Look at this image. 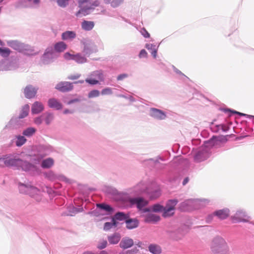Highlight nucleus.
Instances as JSON below:
<instances>
[{"label":"nucleus","instance_id":"1","mask_svg":"<svg viewBox=\"0 0 254 254\" xmlns=\"http://www.w3.org/2000/svg\"><path fill=\"white\" fill-rule=\"evenodd\" d=\"M0 167H6L14 170L29 172L33 174L39 172L35 165L20 158L18 154L13 153L0 156Z\"/></svg>","mask_w":254,"mask_h":254},{"label":"nucleus","instance_id":"2","mask_svg":"<svg viewBox=\"0 0 254 254\" xmlns=\"http://www.w3.org/2000/svg\"><path fill=\"white\" fill-rule=\"evenodd\" d=\"M212 254H229V249L226 241L221 237H214L210 244Z\"/></svg>","mask_w":254,"mask_h":254},{"label":"nucleus","instance_id":"3","mask_svg":"<svg viewBox=\"0 0 254 254\" xmlns=\"http://www.w3.org/2000/svg\"><path fill=\"white\" fill-rule=\"evenodd\" d=\"M100 4L98 0H79L78 5L80 9L75 13L77 17H81L89 14L96 7Z\"/></svg>","mask_w":254,"mask_h":254},{"label":"nucleus","instance_id":"4","mask_svg":"<svg viewBox=\"0 0 254 254\" xmlns=\"http://www.w3.org/2000/svg\"><path fill=\"white\" fill-rule=\"evenodd\" d=\"M209 201L206 199H188L180 204L179 209L183 211H190L204 206Z\"/></svg>","mask_w":254,"mask_h":254},{"label":"nucleus","instance_id":"5","mask_svg":"<svg viewBox=\"0 0 254 254\" xmlns=\"http://www.w3.org/2000/svg\"><path fill=\"white\" fill-rule=\"evenodd\" d=\"M216 137H213L211 139L206 141L204 146L202 147L196 153L194 157L195 162H199L207 159L210 155V147L215 145Z\"/></svg>","mask_w":254,"mask_h":254},{"label":"nucleus","instance_id":"6","mask_svg":"<svg viewBox=\"0 0 254 254\" xmlns=\"http://www.w3.org/2000/svg\"><path fill=\"white\" fill-rule=\"evenodd\" d=\"M19 189L21 193L28 194L37 201H40L42 199V195L41 191L35 187L20 184L19 185Z\"/></svg>","mask_w":254,"mask_h":254},{"label":"nucleus","instance_id":"7","mask_svg":"<svg viewBox=\"0 0 254 254\" xmlns=\"http://www.w3.org/2000/svg\"><path fill=\"white\" fill-rule=\"evenodd\" d=\"M7 45L20 53L25 55H32L34 50L29 45L21 43L16 40H10L7 42Z\"/></svg>","mask_w":254,"mask_h":254},{"label":"nucleus","instance_id":"8","mask_svg":"<svg viewBox=\"0 0 254 254\" xmlns=\"http://www.w3.org/2000/svg\"><path fill=\"white\" fill-rule=\"evenodd\" d=\"M105 79L103 71L101 70H97L90 72L88 77L85 81L89 84L94 85L99 84L100 82H104Z\"/></svg>","mask_w":254,"mask_h":254},{"label":"nucleus","instance_id":"9","mask_svg":"<svg viewBox=\"0 0 254 254\" xmlns=\"http://www.w3.org/2000/svg\"><path fill=\"white\" fill-rule=\"evenodd\" d=\"M52 151L51 146L47 145H40L34 147L32 154L36 157L35 160H40L45 156L48 155Z\"/></svg>","mask_w":254,"mask_h":254},{"label":"nucleus","instance_id":"10","mask_svg":"<svg viewBox=\"0 0 254 254\" xmlns=\"http://www.w3.org/2000/svg\"><path fill=\"white\" fill-rule=\"evenodd\" d=\"M231 220L233 223L248 222L251 219V217L247 214V212L242 209H239L230 217Z\"/></svg>","mask_w":254,"mask_h":254},{"label":"nucleus","instance_id":"11","mask_svg":"<svg viewBox=\"0 0 254 254\" xmlns=\"http://www.w3.org/2000/svg\"><path fill=\"white\" fill-rule=\"evenodd\" d=\"M178 202L177 199H172L168 200L165 207V210L162 214L164 217H170L175 213V206Z\"/></svg>","mask_w":254,"mask_h":254},{"label":"nucleus","instance_id":"12","mask_svg":"<svg viewBox=\"0 0 254 254\" xmlns=\"http://www.w3.org/2000/svg\"><path fill=\"white\" fill-rule=\"evenodd\" d=\"M83 45V53L85 55L89 56L93 53L97 52V46L91 40L84 39L81 42Z\"/></svg>","mask_w":254,"mask_h":254},{"label":"nucleus","instance_id":"13","mask_svg":"<svg viewBox=\"0 0 254 254\" xmlns=\"http://www.w3.org/2000/svg\"><path fill=\"white\" fill-rule=\"evenodd\" d=\"M56 58V53L52 47L48 48L42 56V61L45 64L52 62Z\"/></svg>","mask_w":254,"mask_h":254},{"label":"nucleus","instance_id":"14","mask_svg":"<svg viewBox=\"0 0 254 254\" xmlns=\"http://www.w3.org/2000/svg\"><path fill=\"white\" fill-rule=\"evenodd\" d=\"M149 115L152 118L157 120H164L167 118V114L165 112L155 108H151L150 109Z\"/></svg>","mask_w":254,"mask_h":254},{"label":"nucleus","instance_id":"15","mask_svg":"<svg viewBox=\"0 0 254 254\" xmlns=\"http://www.w3.org/2000/svg\"><path fill=\"white\" fill-rule=\"evenodd\" d=\"M146 194L151 199H156L161 195V190L157 186L152 184L146 190Z\"/></svg>","mask_w":254,"mask_h":254},{"label":"nucleus","instance_id":"16","mask_svg":"<svg viewBox=\"0 0 254 254\" xmlns=\"http://www.w3.org/2000/svg\"><path fill=\"white\" fill-rule=\"evenodd\" d=\"M129 202L131 205H136V207L139 210H142L148 203V201L142 197L130 198L129 199Z\"/></svg>","mask_w":254,"mask_h":254},{"label":"nucleus","instance_id":"17","mask_svg":"<svg viewBox=\"0 0 254 254\" xmlns=\"http://www.w3.org/2000/svg\"><path fill=\"white\" fill-rule=\"evenodd\" d=\"M64 57L66 60H73L78 64H83L87 62L86 58L80 53L72 55L69 53H66L64 55Z\"/></svg>","mask_w":254,"mask_h":254},{"label":"nucleus","instance_id":"18","mask_svg":"<svg viewBox=\"0 0 254 254\" xmlns=\"http://www.w3.org/2000/svg\"><path fill=\"white\" fill-rule=\"evenodd\" d=\"M56 89L61 92H68L73 88L72 83L67 81H61L56 86Z\"/></svg>","mask_w":254,"mask_h":254},{"label":"nucleus","instance_id":"19","mask_svg":"<svg viewBox=\"0 0 254 254\" xmlns=\"http://www.w3.org/2000/svg\"><path fill=\"white\" fill-rule=\"evenodd\" d=\"M38 88L32 85H27L24 89V93L26 98L31 99L34 97Z\"/></svg>","mask_w":254,"mask_h":254},{"label":"nucleus","instance_id":"20","mask_svg":"<svg viewBox=\"0 0 254 254\" xmlns=\"http://www.w3.org/2000/svg\"><path fill=\"white\" fill-rule=\"evenodd\" d=\"M149 188L146 183L141 182L136 185L133 188V191L136 195H138L143 193L146 194V190Z\"/></svg>","mask_w":254,"mask_h":254},{"label":"nucleus","instance_id":"21","mask_svg":"<svg viewBox=\"0 0 254 254\" xmlns=\"http://www.w3.org/2000/svg\"><path fill=\"white\" fill-rule=\"evenodd\" d=\"M143 217L144 218V222L148 223H155L160 219L159 216L153 213H148L144 215Z\"/></svg>","mask_w":254,"mask_h":254},{"label":"nucleus","instance_id":"22","mask_svg":"<svg viewBox=\"0 0 254 254\" xmlns=\"http://www.w3.org/2000/svg\"><path fill=\"white\" fill-rule=\"evenodd\" d=\"M230 214V210L225 208L214 211V215L219 219L223 220L226 219Z\"/></svg>","mask_w":254,"mask_h":254},{"label":"nucleus","instance_id":"23","mask_svg":"<svg viewBox=\"0 0 254 254\" xmlns=\"http://www.w3.org/2000/svg\"><path fill=\"white\" fill-rule=\"evenodd\" d=\"M44 107L41 102L36 101L32 105L31 112L32 114H38L44 110Z\"/></svg>","mask_w":254,"mask_h":254},{"label":"nucleus","instance_id":"24","mask_svg":"<svg viewBox=\"0 0 254 254\" xmlns=\"http://www.w3.org/2000/svg\"><path fill=\"white\" fill-rule=\"evenodd\" d=\"M126 228L127 229L131 230L135 229L139 226V221L136 218H128L126 221Z\"/></svg>","mask_w":254,"mask_h":254},{"label":"nucleus","instance_id":"25","mask_svg":"<svg viewBox=\"0 0 254 254\" xmlns=\"http://www.w3.org/2000/svg\"><path fill=\"white\" fill-rule=\"evenodd\" d=\"M133 245V241L129 237H125L122 239L120 243V247L124 249H128L132 247Z\"/></svg>","mask_w":254,"mask_h":254},{"label":"nucleus","instance_id":"26","mask_svg":"<svg viewBox=\"0 0 254 254\" xmlns=\"http://www.w3.org/2000/svg\"><path fill=\"white\" fill-rule=\"evenodd\" d=\"M50 108L55 109L57 110L61 109L63 107L62 103L55 98H51L48 102Z\"/></svg>","mask_w":254,"mask_h":254},{"label":"nucleus","instance_id":"27","mask_svg":"<svg viewBox=\"0 0 254 254\" xmlns=\"http://www.w3.org/2000/svg\"><path fill=\"white\" fill-rule=\"evenodd\" d=\"M129 217V215L123 212H117L112 218V221H126Z\"/></svg>","mask_w":254,"mask_h":254},{"label":"nucleus","instance_id":"28","mask_svg":"<svg viewBox=\"0 0 254 254\" xmlns=\"http://www.w3.org/2000/svg\"><path fill=\"white\" fill-rule=\"evenodd\" d=\"M76 34L74 31H66L62 34L63 40H72L76 37Z\"/></svg>","mask_w":254,"mask_h":254},{"label":"nucleus","instance_id":"29","mask_svg":"<svg viewBox=\"0 0 254 254\" xmlns=\"http://www.w3.org/2000/svg\"><path fill=\"white\" fill-rule=\"evenodd\" d=\"M121 235L118 233L109 236L108 240L110 244L115 245L118 244L121 240Z\"/></svg>","mask_w":254,"mask_h":254},{"label":"nucleus","instance_id":"30","mask_svg":"<svg viewBox=\"0 0 254 254\" xmlns=\"http://www.w3.org/2000/svg\"><path fill=\"white\" fill-rule=\"evenodd\" d=\"M125 0H104L106 4H109L113 8H117L121 5Z\"/></svg>","mask_w":254,"mask_h":254},{"label":"nucleus","instance_id":"31","mask_svg":"<svg viewBox=\"0 0 254 254\" xmlns=\"http://www.w3.org/2000/svg\"><path fill=\"white\" fill-rule=\"evenodd\" d=\"M148 250L153 254H160L162 253L161 248L156 244H150L148 246Z\"/></svg>","mask_w":254,"mask_h":254},{"label":"nucleus","instance_id":"32","mask_svg":"<svg viewBox=\"0 0 254 254\" xmlns=\"http://www.w3.org/2000/svg\"><path fill=\"white\" fill-rule=\"evenodd\" d=\"M82 28L85 31L92 30L94 26V23L93 21L84 20L81 23Z\"/></svg>","mask_w":254,"mask_h":254},{"label":"nucleus","instance_id":"33","mask_svg":"<svg viewBox=\"0 0 254 254\" xmlns=\"http://www.w3.org/2000/svg\"><path fill=\"white\" fill-rule=\"evenodd\" d=\"M97 207L105 211L106 212L111 213L114 211V209L110 205L105 203H97Z\"/></svg>","mask_w":254,"mask_h":254},{"label":"nucleus","instance_id":"34","mask_svg":"<svg viewBox=\"0 0 254 254\" xmlns=\"http://www.w3.org/2000/svg\"><path fill=\"white\" fill-rule=\"evenodd\" d=\"M57 180L65 182L67 184H72L74 183V180L68 179L61 174H57L56 181Z\"/></svg>","mask_w":254,"mask_h":254},{"label":"nucleus","instance_id":"35","mask_svg":"<svg viewBox=\"0 0 254 254\" xmlns=\"http://www.w3.org/2000/svg\"><path fill=\"white\" fill-rule=\"evenodd\" d=\"M105 192L107 194L112 196H116L119 195V192L118 190L112 187H107L105 189Z\"/></svg>","mask_w":254,"mask_h":254},{"label":"nucleus","instance_id":"36","mask_svg":"<svg viewBox=\"0 0 254 254\" xmlns=\"http://www.w3.org/2000/svg\"><path fill=\"white\" fill-rule=\"evenodd\" d=\"M54 165V160L51 158H48L43 160L41 163V167L43 168H49Z\"/></svg>","mask_w":254,"mask_h":254},{"label":"nucleus","instance_id":"37","mask_svg":"<svg viewBox=\"0 0 254 254\" xmlns=\"http://www.w3.org/2000/svg\"><path fill=\"white\" fill-rule=\"evenodd\" d=\"M66 48V45L64 42H59L55 45L54 50L57 52H62Z\"/></svg>","mask_w":254,"mask_h":254},{"label":"nucleus","instance_id":"38","mask_svg":"<svg viewBox=\"0 0 254 254\" xmlns=\"http://www.w3.org/2000/svg\"><path fill=\"white\" fill-rule=\"evenodd\" d=\"M36 129L34 127H29L23 131L22 134L25 136L30 137L33 136L36 132Z\"/></svg>","mask_w":254,"mask_h":254},{"label":"nucleus","instance_id":"39","mask_svg":"<svg viewBox=\"0 0 254 254\" xmlns=\"http://www.w3.org/2000/svg\"><path fill=\"white\" fill-rule=\"evenodd\" d=\"M14 6L16 8L29 7L28 0H18Z\"/></svg>","mask_w":254,"mask_h":254},{"label":"nucleus","instance_id":"40","mask_svg":"<svg viewBox=\"0 0 254 254\" xmlns=\"http://www.w3.org/2000/svg\"><path fill=\"white\" fill-rule=\"evenodd\" d=\"M29 106L28 104L25 105L22 108L20 113L19 115V119H23L26 117L29 112Z\"/></svg>","mask_w":254,"mask_h":254},{"label":"nucleus","instance_id":"41","mask_svg":"<svg viewBox=\"0 0 254 254\" xmlns=\"http://www.w3.org/2000/svg\"><path fill=\"white\" fill-rule=\"evenodd\" d=\"M151 211L154 212H163L165 210V207L163 205L157 203L151 206Z\"/></svg>","mask_w":254,"mask_h":254},{"label":"nucleus","instance_id":"42","mask_svg":"<svg viewBox=\"0 0 254 254\" xmlns=\"http://www.w3.org/2000/svg\"><path fill=\"white\" fill-rule=\"evenodd\" d=\"M8 61L6 60H3L0 62V70H9L12 68L10 66L8 65Z\"/></svg>","mask_w":254,"mask_h":254},{"label":"nucleus","instance_id":"43","mask_svg":"<svg viewBox=\"0 0 254 254\" xmlns=\"http://www.w3.org/2000/svg\"><path fill=\"white\" fill-rule=\"evenodd\" d=\"M57 174L54 173L52 171H49L45 173L44 175H45V178H46L47 179L49 180L50 181H56Z\"/></svg>","mask_w":254,"mask_h":254},{"label":"nucleus","instance_id":"44","mask_svg":"<svg viewBox=\"0 0 254 254\" xmlns=\"http://www.w3.org/2000/svg\"><path fill=\"white\" fill-rule=\"evenodd\" d=\"M118 223L116 221H112V220H111V222H106L104 224V230L105 231H108L113 227H116L117 226Z\"/></svg>","mask_w":254,"mask_h":254},{"label":"nucleus","instance_id":"45","mask_svg":"<svg viewBox=\"0 0 254 254\" xmlns=\"http://www.w3.org/2000/svg\"><path fill=\"white\" fill-rule=\"evenodd\" d=\"M11 51L7 48L0 47V55L4 58H7L10 54Z\"/></svg>","mask_w":254,"mask_h":254},{"label":"nucleus","instance_id":"46","mask_svg":"<svg viewBox=\"0 0 254 254\" xmlns=\"http://www.w3.org/2000/svg\"><path fill=\"white\" fill-rule=\"evenodd\" d=\"M43 120H44L47 125H49L53 120V114L50 113H47L43 115Z\"/></svg>","mask_w":254,"mask_h":254},{"label":"nucleus","instance_id":"47","mask_svg":"<svg viewBox=\"0 0 254 254\" xmlns=\"http://www.w3.org/2000/svg\"><path fill=\"white\" fill-rule=\"evenodd\" d=\"M16 140L15 141V144L18 147L21 146L26 141V139L23 136L18 135L16 136Z\"/></svg>","mask_w":254,"mask_h":254},{"label":"nucleus","instance_id":"48","mask_svg":"<svg viewBox=\"0 0 254 254\" xmlns=\"http://www.w3.org/2000/svg\"><path fill=\"white\" fill-rule=\"evenodd\" d=\"M82 210V208H77L73 206H71L68 208L69 212L67 215L73 216L78 212H81Z\"/></svg>","mask_w":254,"mask_h":254},{"label":"nucleus","instance_id":"49","mask_svg":"<svg viewBox=\"0 0 254 254\" xmlns=\"http://www.w3.org/2000/svg\"><path fill=\"white\" fill-rule=\"evenodd\" d=\"M100 94V92L99 90L94 89L92 90L88 93V97L89 98H93L99 97Z\"/></svg>","mask_w":254,"mask_h":254},{"label":"nucleus","instance_id":"50","mask_svg":"<svg viewBox=\"0 0 254 254\" xmlns=\"http://www.w3.org/2000/svg\"><path fill=\"white\" fill-rule=\"evenodd\" d=\"M29 7L37 8L39 6L40 0H28Z\"/></svg>","mask_w":254,"mask_h":254},{"label":"nucleus","instance_id":"51","mask_svg":"<svg viewBox=\"0 0 254 254\" xmlns=\"http://www.w3.org/2000/svg\"><path fill=\"white\" fill-rule=\"evenodd\" d=\"M113 89L111 87H106L101 91L102 95H110L113 94Z\"/></svg>","mask_w":254,"mask_h":254},{"label":"nucleus","instance_id":"52","mask_svg":"<svg viewBox=\"0 0 254 254\" xmlns=\"http://www.w3.org/2000/svg\"><path fill=\"white\" fill-rule=\"evenodd\" d=\"M56 1L60 7L64 8L68 5L69 0H56Z\"/></svg>","mask_w":254,"mask_h":254},{"label":"nucleus","instance_id":"53","mask_svg":"<svg viewBox=\"0 0 254 254\" xmlns=\"http://www.w3.org/2000/svg\"><path fill=\"white\" fill-rule=\"evenodd\" d=\"M172 67L174 71L181 78L187 77L184 73H183L180 70L177 69L175 66L172 65Z\"/></svg>","mask_w":254,"mask_h":254},{"label":"nucleus","instance_id":"54","mask_svg":"<svg viewBox=\"0 0 254 254\" xmlns=\"http://www.w3.org/2000/svg\"><path fill=\"white\" fill-rule=\"evenodd\" d=\"M107 245V242L106 240H102L100 241L98 246L97 248L99 249H103L106 247Z\"/></svg>","mask_w":254,"mask_h":254},{"label":"nucleus","instance_id":"55","mask_svg":"<svg viewBox=\"0 0 254 254\" xmlns=\"http://www.w3.org/2000/svg\"><path fill=\"white\" fill-rule=\"evenodd\" d=\"M87 214L94 216H99L101 215V213L98 209H96L93 211H89Z\"/></svg>","mask_w":254,"mask_h":254},{"label":"nucleus","instance_id":"56","mask_svg":"<svg viewBox=\"0 0 254 254\" xmlns=\"http://www.w3.org/2000/svg\"><path fill=\"white\" fill-rule=\"evenodd\" d=\"M148 54L144 49H142L140 51L138 57L139 58H146L147 57Z\"/></svg>","mask_w":254,"mask_h":254},{"label":"nucleus","instance_id":"57","mask_svg":"<svg viewBox=\"0 0 254 254\" xmlns=\"http://www.w3.org/2000/svg\"><path fill=\"white\" fill-rule=\"evenodd\" d=\"M43 120V116L42 115L41 116L36 118L34 119V123L36 125H40V124H42Z\"/></svg>","mask_w":254,"mask_h":254},{"label":"nucleus","instance_id":"58","mask_svg":"<svg viewBox=\"0 0 254 254\" xmlns=\"http://www.w3.org/2000/svg\"><path fill=\"white\" fill-rule=\"evenodd\" d=\"M140 33L144 38H149L150 37L149 33L144 28L141 30Z\"/></svg>","mask_w":254,"mask_h":254},{"label":"nucleus","instance_id":"59","mask_svg":"<svg viewBox=\"0 0 254 254\" xmlns=\"http://www.w3.org/2000/svg\"><path fill=\"white\" fill-rule=\"evenodd\" d=\"M145 48L149 51H152L154 48H156V46L152 44H146Z\"/></svg>","mask_w":254,"mask_h":254},{"label":"nucleus","instance_id":"60","mask_svg":"<svg viewBox=\"0 0 254 254\" xmlns=\"http://www.w3.org/2000/svg\"><path fill=\"white\" fill-rule=\"evenodd\" d=\"M128 76L127 73H123L119 75L117 78L118 80H122L124 79L127 78Z\"/></svg>","mask_w":254,"mask_h":254},{"label":"nucleus","instance_id":"61","mask_svg":"<svg viewBox=\"0 0 254 254\" xmlns=\"http://www.w3.org/2000/svg\"><path fill=\"white\" fill-rule=\"evenodd\" d=\"M232 113H234V114H238V115H239L240 116H247V117H249V118H254V116H253L248 115H247V114H244V113H240V112H237V111H232Z\"/></svg>","mask_w":254,"mask_h":254},{"label":"nucleus","instance_id":"62","mask_svg":"<svg viewBox=\"0 0 254 254\" xmlns=\"http://www.w3.org/2000/svg\"><path fill=\"white\" fill-rule=\"evenodd\" d=\"M215 216V215H214V212L212 214L208 215L206 220V222L207 223H210L212 220L213 217Z\"/></svg>","mask_w":254,"mask_h":254},{"label":"nucleus","instance_id":"63","mask_svg":"<svg viewBox=\"0 0 254 254\" xmlns=\"http://www.w3.org/2000/svg\"><path fill=\"white\" fill-rule=\"evenodd\" d=\"M80 77V74H76L73 75H70L67 78L68 79H70V80H74V79L79 78Z\"/></svg>","mask_w":254,"mask_h":254},{"label":"nucleus","instance_id":"64","mask_svg":"<svg viewBox=\"0 0 254 254\" xmlns=\"http://www.w3.org/2000/svg\"><path fill=\"white\" fill-rule=\"evenodd\" d=\"M43 191H46L49 194H52L53 193H55V191L51 188L47 187L45 188V189H43Z\"/></svg>","mask_w":254,"mask_h":254}]
</instances>
